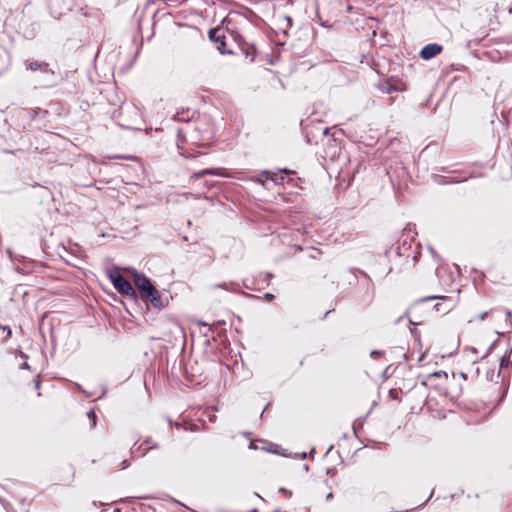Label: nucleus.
<instances>
[{"label": "nucleus", "mask_w": 512, "mask_h": 512, "mask_svg": "<svg viewBox=\"0 0 512 512\" xmlns=\"http://www.w3.org/2000/svg\"><path fill=\"white\" fill-rule=\"evenodd\" d=\"M107 275L118 293L127 296L134 294L131 284L116 269L109 270Z\"/></svg>", "instance_id": "1"}, {"label": "nucleus", "mask_w": 512, "mask_h": 512, "mask_svg": "<svg viewBox=\"0 0 512 512\" xmlns=\"http://www.w3.org/2000/svg\"><path fill=\"white\" fill-rule=\"evenodd\" d=\"M209 38L211 41L217 44V49L222 53H230V51L226 50V43H225V34L223 29L221 28H214L209 31Z\"/></svg>", "instance_id": "2"}, {"label": "nucleus", "mask_w": 512, "mask_h": 512, "mask_svg": "<svg viewBox=\"0 0 512 512\" xmlns=\"http://www.w3.org/2000/svg\"><path fill=\"white\" fill-rule=\"evenodd\" d=\"M206 175L230 177V174L227 172V170L225 168H208V169H203V170L193 173L190 176V180L195 181V180H198Z\"/></svg>", "instance_id": "3"}, {"label": "nucleus", "mask_w": 512, "mask_h": 512, "mask_svg": "<svg viewBox=\"0 0 512 512\" xmlns=\"http://www.w3.org/2000/svg\"><path fill=\"white\" fill-rule=\"evenodd\" d=\"M134 284L141 291L142 295L151 294L154 288L147 277L138 273L134 274Z\"/></svg>", "instance_id": "4"}, {"label": "nucleus", "mask_w": 512, "mask_h": 512, "mask_svg": "<svg viewBox=\"0 0 512 512\" xmlns=\"http://www.w3.org/2000/svg\"><path fill=\"white\" fill-rule=\"evenodd\" d=\"M442 51V46L436 44V43H432V44H427L426 46H424L420 52V56L425 59V60H429L433 57H435L436 55H438L439 53H441Z\"/></svg>", "instance_id": "5"}, {"label": "nucleus", "mask_w": 512, "mask_h": 512, "mask_svg": "<svg viewBox=\"0 0 512 512\" xmlns=\"http://www.w3.org/2000/svg\"><path fill=\"white\" fill-rule=\"evenodd\" d=\"M195 132H196V130L189 134V137L192 140V145H194L195 147L209 148L210 144L207 141L210 139V136L209 135L197 136V135H195Z\"/></svg>", "instance_id": "6"}, {"label": "nucleus", "mask_w": 512, "mask_h": 512, "mask_svg": "<svg viewBox=\"0 0 512 512\" xmlns=\"http://www.w3.org/2000/svg\"><path fill=\"white\" fill-rule=\"evenodd\" d=\"M158 444H153L152 446H146L144 443H141L139 446L135 447V445L131 448L132 456H144L151 449H157Z\"/></svg>", "instance_id": "7"}, {"label": "nucleus", "mask_w": 512, "mask_h": 512, "mask_svg": "<svg viewBox=\"0 0 512 512\" xmlns=\"http://www.w3.org/2000/svg\"><path fill=\"white\" fill-rule=\"evenodd\" d=\"M142 298L149 300L153 306L160 307L161 306V300L160 296L158 295V292L155 288H153L152 293H147L146 295H141Z\"/></svg>", "instance_id": "8"}, {"label": "nucleus", "mask_w": 512, "mask_h": 512, "mask_svg": "<svg viewBox=\"0 0 512 512\" xmlns=\"http://www.w3.org/2000/svg\"><path fill=\"white\" fill-rule=\"evenodd\" d=\"M119 114H121V115H124V114L133 115V116L137 117L138 116V110L133 105L123 104L119 108Z\"/></svg>", "instance_id": "9"}, {"label": "nucleus", "mask_w": 512, "mask_h": 512, "mask_svg": "<svg viewBox=\"0 0 512 512\" xmlns=\"http://www.w3.org/2000/svg\"><path fill=\"white\" fill-rule=\"evenodd\" d=\"M177 146H178L180 155H182L186 159L196 158L200 154L198 152H195L193 148H191L189 150L184 149L182 147V145L180 144V142H178Z\"/></svg>", "instance_id": "10"}, {"label": "nucleus", "mask_w": 512, "mask_h": 512, "mask_svg": "<svg viewBox=\"0 0 512 512\" xmlns=\"http://www.w3.org/2000/svg\"><path fill=\"white\" fill-rule=\"evenodd\" d=\"M47 66H48V64H46V63H41L38 61H31L28 63L27 69L36 71V70L42 69L43 67L46 68Z\"/></svg>", "instance_id": "11"}, {"label": "nucleus", "mask_w": 512, "mask_h": 512, "mask_svg": "<svg viewBox=\"0 0 512 512\" xmlns=\"http://www.w3.org/2000/svg\"><path fill=\"white\" fill-rule=\"evenodd\" d=\"M214 288H221V289H224V290H227V291H230V292H235L236 291V287L233 283H221V284H217L214 286Z\"/></svg>", "instance_id": "12"}, {"label": "nucleus", "mask_w": 512, "mask_h": 512, "mask_svg": "<svg viewBox=\"0 0 512 512\" xmlns=\"http://www.w3.org/2000/svg\"><path fill=\"white\" fill-rule=\"evenodd\" d=\"M0 330L2 332L6 333L5 337H3V339H2L3 342H6L11 337L12 331L8 326H3V325H0Z\"/></svg>", "instance_id": "13"}, {"label": "nucleus", "mask_w": 512, "mask_h": 512, "mask_svg": "<svg viewBox=\"0 0 512 512\" xmlns=\"http://www.w3.org/2000/svg\"><path fill=\"white\" fill-rule=\"evenodd\" d=\"M395 90H396V88L390 83H385L382 85V91L385 93H391L392 91H395Z\"/></svg>", "instance_id": "14"}, {"label": "nucleus", "mask_w": 512, "mask_h": 512, "mask_svg": "<svg viewBox=\"0 0 512 512\" xmlns=\"http://www.w3.org/2000/svg\"><path fill=\"white\" fill-rule=\"evenodd\" d=\"M87 416L92 420V426L94 427L96 425V414L93 410H90L87 413Z\"/></svg>", "instance_id": "15"}, {"label": "nucleus", "mask_w": 512, "mask_h": 512, "mask_svg": "<svg viewBox=\"0 0 512 512\" xmlns=\"http://www.w3.org/2000/svg\"><path fill=\"white\" fill-rule=\"evenodd\" d=\"M279 491H280L281 493H283V494H284L285 496H287V497H290V496L292 495L291 491H289V490H287V489H285V488H280V489H279Z\"/></svg>", "instance_id": "16"}, {"label": "nucleus", "mask_w": 512, "mask_h": 512, "mask_svg": "<svg viewBox=\"0 0 512 512\" xmlns=\"http://www.w3.org/2000/svg\"><path fill=\"white\" fill-rule=\"evenodd\" d=\"M146 446L149 445V446H152L153 444H156L155 442L152 441L151 438H147L144 442H143Z\"/></svg>", "instance_id": "17"}, {"label": "nucleus", "mask_w": 512, "mask_h": 512, "mask_svg": "<svg viewBox=\"0 0 512 512\" xmlns=\"http://www.w3.org/2000/svg\"><path fill=\"white\" fill-rule=\"evenodd\" d=\"M264 298H265L266 300L270 301V300H272V299L274 298V295H273V294H271V293H266V294L264 295Z\"/></svg>", "instance_id": "18"}, {"label": "nucleus", "mask_w": 512, "mask_h": 512, "mask_svg": "<svg viewBox=\"0 0 512 512\" xmlns=\"http://www.w3.org/2000/svg\"><path fill=\"white\" fill-rule=\"evenodd\" d=\"M128 465L129 464H128L127 460H123L121 469H125L126 467H128Z\"/></svg>", "instance_id": "19"}, {"label": "nucleus", "mask_w": 512, "mask_h": 512, "mask_svg": "<svg viewBox=\"0 0 512 512\" xmlns=\"http://www.w3.org/2000/svg\"><path fill=\"white\" fill-rule=\"evenodd\" d=\"M333 498V494L332 493H329L327 496H326V499L329 500V499H332Z\"/></svg>", "instance_id": "20"}, {"label": "nucleus", "mask_w": 512, "mask_h": 512, "mask_svg": "<svg viewBox=\"0 0 512 512\" xmlns=\"http://www.w3.org/2000/svg\"><path fill=\"white\" fill-rule=\"evenodd\" d=\"M507 318L508 319H511L512 318V313L510 311H507Z\"/></svg>", "instance_id": "21"}, {"label": "nucleus", "mask_w": 512, "mask_h": 512, "mask_svg": "<svg viewBox=\"0 0 512 512\" xmlns=\"http://www.w3.org/2000/svg\"><path fill=\"white\" fill-rule=\"evenodd\" d=\"M35 388H36V389H39V388H40V382H39V381H37V382H36Z\"/></svg>", "instance_id": "22"}, {"label": "nucleus", "mask_w": 512, "mask_h": 512, "mask_svg": "<svg viewBox=\"0 0 512 512\" xmlns=\"http://www.w3.org/2000/svg\"><path fill=\"white\" fill-rule=\"evenodd\" d=\"M378 354H379V352H377V351H373V352L371 353V355H372V356H377Z\"/></svg>", "instance_id": "23"}, {"label": "nucleus", "mask_w": 512, "mask_h": 512, "mask_svg": "<svg viewBox=\"0 0 512 512\" xmlns=\"http://www.w3.org/2000/svg\"><path fill=\"white\" fill-rule=\"evenodd\" d=\"M23 368H25V369H29V365H28V363H26V362H25V363H24V365H23Z\"/></svg>", "instance_id": "24"}, {"label": "nucleus", "mask_w": 512, "mask_h": 512, "mask_svg": "<svg viewBox=\"0 0 512 512\" xmlns=\"http://www.w3.org/2000/svg\"><path fill=\"white\" fill-rule=\"evenodd\" d=\"M487 316V312L481 315V320H483Z\"/></svg>", "instance_id": "25"}, {"label": "nucleus", "mask_w": 512, "mask_h": 512, "mask_svg": "<svg viewBox=\"0 0 512 512\" xmlns=\"http://www.w3.org/2000/svg\"><path fill=\"white\" fill-rule=\"evenodd\" d=\"M324 134H328V128L324 130Z\"/></svg>", "instance_id": "26"}, {"label": "nucleus", "mask_w": 512, "mask_h": 512, "mask_svg": "<svg viewBox=\"0 0 512 512\" xmlns=\"http://www.w3.org/2000/svg\"><path fill=\"white\" fill-rule=\"evenodd\" d=\"M115 512H121V510L119 508H116Z\"/></svg>", "instance_id": "27"}]
</instances>
